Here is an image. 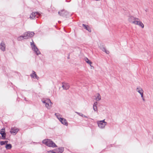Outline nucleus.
<instances>
[{
  "mask_svg": "<svg viewBox=\"0 0 153 153\" xmlns=\"http://www.w3.org/2000/svg\"><path fill=\"white\" fill-rule=\"evenodd\" d=\"M85 60L87 63L89 64L90 65H91L92 64V62L89 61L87 58H85Z\"/></svg>",
  "mask_w": 153,
  "mask_h": 153,
  "instance_id": "21",
  "label": "nucleus"
},
{
  "mask_svg": "<svg viewBox=\"0 0 153 153\" xmlns=\"http://www.w3.org/2000/svg\"><path fill=\"white\" fill-rule=\"evenodd\" d=\"M31 44L32 45V47L33 50L36 52L37 55H38L40 54V51L38 50V49L36 45L34 44H32L31 42Z\"/></svg>",
  "mask_w": 153,
  "mask_h": 153,
  "instance_id": "6",
  "label": "nucleus"
},
{
  "mask_svg": "<svg viewBox=\"0 0 153 153\" xmlns=\"http://www.w3.org/2000/svg\"><path fill=\"white\" fill-rule=\"evenodd\" d=\"M93 109L95 111H96L97 110V106H93Z\"/></svg>",
  "mask_w": 153,
  "mask_h": 153,
  "instance_id": "25",
  "label": "nucleus"
},
{
  "mask_svg": "<svg viewBox=\"0 0 153 153\" xmlns=\"http://www.w3.org/2000/svg\"><path fill=\"white\" fill-rule=\"evenodd\" d=\"M105 120H102L99 121L97 122V124L99 127L101 128H104L107 124V123L105 121Z\"/></svg>",
  "mask_w": 153,
  "mask_h": 153,
  "instance_id": "2",
  "label": "nucleus"
},
{
  "mask_svg": "<svg viewBox=\"0 0 153 153\" xmlns=\"http://www.w3.org/2000/svg\"><path fill=\"white\" fill-rule=\"evenodd\" d=\"M1 138V137H0V138Z\"/></svg>",
  "mask_w": 153,
  "mask_h": 153,
  "instance_id": "36",
  "label": "nucleus"
},
{
  "mask_svg": "<svg viewBox=\"0 0 153 153\" xmlns=\"http://www.w3.org/2000/svg\"><path fill=\"white\" fill-rule=\"evenodd\" d=\"M4 142L5 144H7V143L8 142V141H4Z\"/></svg>",
  "mask_w": 153,
  "mask_h": 153,
  "instance_id": "31",
  "label": "nucleus"
},
{
  "mask_svg": "<svg viewBox=\"0 0 153 153\" xmlns=\"http://www.w3.org/2000/svg\"><path fill=\"white\" fill-rule=\"evenodd\" d=\"M43 103L45 104V107L48 109L50 108L51 107V105H49V103L52 104V102L49 99H45L42 101Z\"/></svg>",
  "mask_w": 153,
  "mask_h": 153,
  "instance_id": "3",
  "label": "nucleus"
},
{
  "mask_svg": "<svg viewBox=\"0 0 153 153\" xmlns=\"http://www.w3.org/2000/svg\"><path fill=\"white\" fill-rule=\"evenodd\" d=\"M57 150L58 153H62L64 151V148L63 147L59 148L57 149Z\"/></svg>",
  "mask_w": 153,
  "mask_h": 153,
  "instance_id": "18",
  "label": "nucleus"
},
{
  "mask_svg": "<svg viewBox=\"0 0 153 153\" xmlns=\"http://www.w3.org/2000/svg\"><path fill=\"white\" fill-rule=\"evenodd\" d=\"M134 24L138 25L143 28L144 27V25L142 22L140 21H138L137 20H136Z\"/></svg>",
  "mask_w": 153,
  "mask_h": 153,
  "instance_id": "9",
  "label": "nucleus"
},
{
  "mask_svg": "<svg viewBox=\"0 0 153 153\" xmlns=\"http://www.w3.org/2000/svg\"><path fill=\"white\" fill-rule=\"evenodd\" d=\"M107 54H108L109 53V52L108 51L106 50V51L105 52Z\"/></svg>",
  "mask_w": 153,
  "mask_h": 153,
  "instance_id": "30",
  "label": "nucleus"
},
{
  "mask_svg": "<svg viewBox=\"0 0 153 153\" xmlns=\"http://www.w3.org/2000/svg\"><path fill=\"white\" fill-rule=\"evenodd\" d=\"M12 146L11 144H7L5 146V147L7 149H10L12 148Z\"/></svg>",
  "mask_w": 153,
  "mask_h": 153,
  "instance_id": "20",
  "label": "nucleus"
},
{
  "mask_svg": "<svg viewBox=\"0 0 153 153\" xmlns=\"http://www.w3.org/2000/svg\"><path fill=\"white\" fill-rule=\"evenodd\" d=\"M42 143L49 147H55L57 146L50 139L44 140Z\"/></svg>",
  "mask_w": 153,
  "mask_h": 153,
  "instance_id": "1",
  "label": "nucleus"
},
{
  "mask_svg": "<svg viewBox=\"0 0 153 153\" xmlns=\"http://www.w3.org/2000/svg\"><path fill=\"white\" fill-rule=\"evenodd\" d=\"M0 49L3 51L5 50V45L4 42H2L0 45Z\"/></svg>",
  "mask_w": 153,
  "mask_h": 153,
  "instance_id": "12",
  "label": "nucleus"
},
{
  "mask_svg": "<svg viewBox=\"0 0 153 153\" xmlns=\"http://www.w3.org/2000/svg\"><path fill=\"white\" fill-rule=\"evenodd\" d=\"M76 113L77 114H78V115H79V116L82 117H83L84 116V115L82 113H78V112H76Z\"/></svg>",
  "mask_w": 153,
  "mask_h": 153,
  "instance_id": "26",
  "label": "nucleus"
},
{
  "mask_svg": "<svg viewBox=\"0 0 153 153\" xmlns=\"http://www.w3.org/2000/svg\"><path fill=\"white\" fill-rule=\"evenodd\" d=\"M60 121L61 123L64 125L65 126H68V123L67 120L65 119L64 118H60Z\"/></svg>",
  "mask_w": 153,
  "mask_h": 153,
  "instance_id": "14",
  "label": "nucleus"
},
{
  "mask_svg": "<svg viewBox=\"0 0 153 153\" xmlns=\"http://www.w3.org/2000/svg\"><path fill=\"white\" fill-rule=\"evenodd\" d=\"M136 91L137 92L139 93L140 95L142 94V93H143L144 92L143 90L140 87H137L136 89Z\"/></svg>",
  "mask_w": 153,
  "mask_h": 153,
  "instance_id": "13",
  "label": "nucleus"
},
{
  "mask_svg": "<svg viewBox=\"0 0 153 153\" xmlns=\"http://www.w3.org/2000/svg\"><path fill=\"white\" fill-rule=\"evenodd\" d=\"M101 50L103 51H104V52H105V51H106V49L105 48H102L101 49Z\"/></svg>",
  "mask_w": 153,
  "mask_h": 153,
  "instance_id": "28",
  "label": "nucleus"
},
{
  "mask_svg": "<svg viewBox=\"0 0 153 153\" xmlns=\"http://www.w3.org/2000/svg\"><path fill=\"white\" fill-rule=\"evenodd\" d=\"M36 17H37V18H38V16H37Z\"/></svg>",
  "mask_w": 153,
  "mask_h": 153,
  "instance_id": "35",
  "label": "nucleus"
},
{
  "mask_svg": "<svg viewBox=\"0 0 153 153\" xmlns=\"http://www.w3.org/2000/svg\"><path fill=\"white\" fill-rule=\"evenodd\" d=\"M24 34L25 39H26L33 36L34 34V33L33 32L28 31L24 33Z\"/></svg>",
  "mask_w": 153,
  "mask_h": 153,
  "instance_id": "4",
  "label": "nucleus"
},
{
  "mask_svg": "<svg viewBox=\"0 0 153 153\" xmlns=\"http://www.w3.org/2000/svg\"><path fill=\"white\" fill-rule=\"evenodd\" d=\"M0 133L3 139L5 138L6 134L5 133V129L4 128H2L0 131Z\"/></svg>",
  "mask_w": 153,
  "mask_h": 153,
  "instance_id": "11",
  "label": "nucleus"
},
{
  "mask_svg": "<svg viewBox=\"0 0 153 153\" xmlns=\"http://www.w3.org/2000/svg\"><path fill=\"white\" fill-rule=\"evenodd\" d=\"M24 39H25V37H24V35L23 36H20L17 38V40L19 41H20Z\"/></svg>",
  "mask_w": 153,
  "mask_h": 153,
  "instance_id": "22",
  "label": "nucleus"
},
{
  "mask_svg": "<svg viewBox=\"0 0 153 153\" xmlns=\"http://www.w3.org/2000/svg\"><path fill=\"white\" fill-rule=\"evenodd\" d=\"M83 117H85V118H88V117H87V116H85V115H84V116H83Z\"/></svg>",
  "mask_w": 153,
  "mask_h": 153,
  "instance_id": "32",
  "label": "nucleus"
},
{
  "mask_svg": "<svg viewBox=\"0 0 153 153\" xmlns=\"http://www.w3.org/2000/svg\"><path fill=\"white\" fill-rule=\"evenodd\" d=\"M141 96V97L143 102H145L146 101V100L145 99V97L144 96L143 93H142V94L140 95Z\"/></svg>",
  "mask_w": 153,
  "mask_h": 153,
  "instance_id": "23",
  "label": "nucleus"
},
{
  "mask_svg": "<svg viewBox=\"0 0 153 153\" xmlns=\"http://www.w3.org/2000/svg\"><path fill=\"white\" fill-rule=\"evenodd\" d=\"M38 14L39 16V14L37 12H32V13L31 14L30 16V18L31 19H35V17L36 15Z\"/></svg>",
  "mask_w": 153,
  "mask_h": 153,
  "instance_id": "10",
  "label": "nucleus"
},
{
  "mask_svg": "<svg viewBox=\"0 0 153 153\" xmlns=\"http://www.w3.org/2000/svg\"><path fill=\"white\" fill-rule=\"evenodd\" d=\"M19 131V130L18 128L13 127L11 128L10 131V132L11 134L15 135Z\"/></svg>",
  "mask_w": 153,
  "mask_h": 153,
  "instance_id": "8",
  "label": "nucleus"
},
{
  "mask_svg": "<svg viewBox=\"0 0 153 153\" xmlns=\"http://www.w3.org/2000/svg\"><path fill=\"white\" fill-rule=\"evenodd\" d=\"M69 56L68 57V59H69Z\"/></svg>",
  "mask_w": 153,
  "mask_h": 153,
  "instance_id": "34",
  "label": "nucleus"
},
{
  "mask_svg": "<svg viewBox=\"0 0 153 153\" xmlns=\"http://www.w3.org/2000/svg\"><path fill=\"white\" fill-rule=\"evenodd\" d=\"M62 87L63 89L67 90L69 89L70 86L68 83H62Z\"/></svg>",
  "mask_w": 153,
  "mask_h": 153,
  "instance_id": "15",
  "label": "nucleus"
},
{
  "mask_svg": "<svg viewBox=\"0 0 153 153\" xmlns=\"http://www.w3.org/2000/svg\"><path fill=\"white\" fill-rule=\"evenodd\" d=\"M97 102H94L93 105V106H97Z\"/></svg>",
  "mask_w": 153,
  "mask_h": 153,
  "instance_id": "29",
  "label": "nucleus"
},
{
  "mask_svg": "<svg viewBox=\"0 0 153 153\" xmlns=\"http://www.w3.org/2000/svg\"><path fill=\"white\" fill-rule=\"evenodd\" d=\"M58 14L61 16L63 17H66L68 14V13L64 10H61L58 12Z\"/></svg>",
  "mask_w": 153,
  "mask_h": 153,
  "instance_id": "5",
  "label": "nucleus"
},
{
  "mask_svg": "<svg viewBox=\"0 0 153 153\" xmlns=\"http://www.w3.org/2000/svg\"><path fill=\"white\" fill-rule=\"evenodd\" d=\"M55 115L57 117V118L60 121V118H62L61 117L60 115L58 114L55 113Z\"/></svg>",
  "mask_w": 153,
  "mask_h": 153,
  "instance_id": "24",
  "label": "nucleus"
},
{
  "mask_svg": "<svg viewBox=\"0 0 153 153\" xmlns=\"http://www.w3.org/2000/svg\"><path fill=\"white\" fill-rule=\"evenodd\" d=\"M82 26L84 27V28L88 30L89 32H91V30L90 27L88 25H86L84 24H82Z\"/></svg>",
  "mask_w": 153,
  "mask_h": 153,
  "instance_id": "16",
  "label": "nucleus"
},
{
  "mask_svg": "<svg viewBox=\"0 0 153 153\" xmlns=\"http://www.w3.org/2000/svg\"><path fill=\"white\" fill-rule=\"evenodd\" d=\"M51 151V152H52V153H55V152H53V150H52V151Z\"/></svg>",
  "mask_w": 153,
  "mask_h": 153,
  "instance_id": "33",
  "label": "nucleus"
},
{
  "mask_svg": "<svg viewBox=\"0 0 153 153\" xmlns=\"http://www.w3.org/2000/svg\"><path fill=\"white\" fill-rule=\"evenodd\" d=\"M33 74L31 75V77L34 78V76L36 78L38 79L39 78L36 74V72L34 71H33Z\"/></svg>",
  "mask_w": 153,
  "mask_h": 153,
  "instance_id": "17",
  "label": "nucleus"
},
{
  "mask_svg": "<svg viewBox=\"0 0 153 153\" xmlns=\"http://www.w3.org/2000/svg\"><path fill=\"white\" fill-rule=\"evenodd\" d=\"M137 20H139V19L137 18H134L133 16L129 17L128 19V21L130 22L131 23L133 24H134L135 22Z\"/></svg>",
  "mask_w": 153,
  "mask_h": 153,
  "instance_id": "7",
  "label": "nucleus"
},
{
  "mask_svg": "<svg viewBox=\"0 0 153 153\" xmlns=\"http://www.w3.org/2000/svg\"><path fill=\"white\" fill-rule=\"evenodd\" d=\"M0 144L1 145H3L5 144L4 142L3 141H1L0 142Z\"/></svg>",
  "mask_w": 153,
  "mask_h": 153,
  "instance_id": "27",
  "label": "nucleus"
},
{
  "mask_svg": "<svg viewBox=\"0 0 153 153\" xmlns=\"http://www.w3.org/2000/svg\"><path fill=\"white\" fill-rule=\"evenodd\" d=\"M97 96L95 100L97 101H99L101 99V96L99 93L97 94Z\"/></svg>",
  "mask_w": 153,
  "mask_h": 153,
  "instance_id": "19",
  "label": "nucleus"
}]
</instances>
